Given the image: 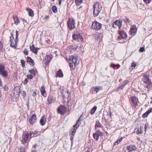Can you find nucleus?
<instances>
[{
    "label": "nucleus",
    "mask_w": 152,
    "mask_h": 152,
    "mask_svg": "<svg viewBox=\"0 0 152 152\" xmlns=\"http://www.w3.org/2000/svg\"><path fill=\"white\" fill-rule=\"evenodd\" d=\"M63 76V74L61 69H59L57 72L56 75V77H62Z\"/></svg>",
    "instance_id": "nucleus-20"
},
{
    "label": "nucleus",
    "mask_w": 152,
    "mask_h": 152,
    "mask_svg": "<svg viewBox=\"0 0 152 152\" xmlns=\"http://www.w3.org/2000/svg\"><path fill=\"white\" fill-rule=\"evenodd\" d=\"M5 91H7L8 89V88L7 85H5L3 87Z\"/></svg>",
    "instance_id": "nucleus-47"
},
{
    "label": "nucleus",
    "mask_w": 152,
    "mask_h": 152,
    "mask_svg": "<svg viewBox=\"0 0 152 152\" xmlns=\"http://www.w3.org/2000/svg\"><path fill=\"white\" fill-rule=\"evenodd\" d=\"M103 135V133L101 132L98 129L95 133L93 134V136L96 141H97L99 140V136H102Z\"/></svg>",
    "instance_id": "nucleus-7"
},
{
    "label": "nucleus",
    "mask_w": 152,
    "mask_h": 152,
    "mask_svg": "<svg viewBox=\"0 0 152 152\" xmlns=\"http://www.w3.org/2000/svg\"><path fill=\"white\" fill-rule=\"evenodd\" d=\"M21 66L22 67H24L25 66V62L24 60L22 59L20 61Z\"/></svg>",
    "instance_id": "nucleus-39"
},
{
    "label": "nucleus",
    "mask_w": 152,
    "mask_h": 152,
    "mask_svg": "<svg viewBox=\"0 0 152 152\" xmlns=\"http://www.w3.org/2000/svg\"><path fill=\"white\" fill-rule=\"evenodd\" d=\"M13 18L14 21V23L16 25H18L19 23V20L18 19L17 17V16H13Z\"/></svg>",
    "instance_id": "nucleus-27"
},
{
    "label": "nucleus",
    "mask_w": 152,
    "mask_h": 152,
    "mask_svg": "<svg viewBox=\"0 0 152 152\" xmlns=\"http://www.w3.org/2000/svg\"><path fill=\"white\" fill-rule=\"evenodd\" d=\"M23 53L26 55H27L28 54V52L27 50L26 49H25L23 51Z\"/></svg>",
    "instance_id": "nucleus-46"
},
{
    "label": "nucleus",
    "mask_w": 152,
    "mask_h": 152,
    "mask_svg": "<svg viewBox=\"0 0 152 152\" xmlns=\"http://www.w3.org/2000/svg\"><path fill=\"white\" fill-rule=\"evenodd\" d=\"M41 94L44 96L45 97L47 95L45 90V88L44 86H42L40 90Z\"/></svg>",
    "instance_id": "nucleus-16"
},
{
    "label": "nucleus",
    "mask_w": 152,
    "mask_h": 152,
    "mask_svg": "<svg viewBox=\"0 0 152 152\" xmlns=\"http://www.w3.org/2000/svg\"><path fill=\"white\" fill-rule=\"evenodd\" d=\"M73 63H72V62H70L69 63V67H70V68H71V69H75V66H74V67H73Z\"/></svg>",
    "instance_id": "nucleus-36"
},
{
    "label": "nucleus",
    "mask_w": 152,
    "mask_h": 152,
    "mask_svg": "<svg viewBox=\"0 0 152 152\" xmlns=\"http://www.w3.org/2000/svg\"><path fill=\"white\" fill-rule=\"evenodd\" d=\"M142 80L144 83V86L145 87L148 88H150L151 87L152 83L151 82L150 80L149 79L148 76L145 75Z\"/></svg>",
    "instance_id": "nucleus-2"
},
{
    "label": "nucleus",
    "mask_w": 152,
    "mask_h": 152,
    "mask_svg": "<svg viewBox=\"0 0 152 152\" xmlns=\"http://www.w3.org/2000/svg\"><path fill=\"white\" fill-rule=\"evenodd\" d=\"M148 126L146 124H145V132L146 131V129H148Z\"/></svg>",
    "instance_id": "nucleus-55"
},
{
    "label": "nucleus",
    "mask_w": 152,
    "mask_h": 152,
    "mask_svg": "<svg viewBox=\"0 0 152 152\" xmlns=\"http://www.w3.org/2000/svg\"><path fill=\"white\" fill-rule=\"evenodd\" d=\"M72 37L74 40L78 42H81L83 39L82 34L77 31L74 32Z\"/></svg>",
    "instance_id": "nucleus-3"
},
{
    "label": "nucleus",
    "mask_w": 152,
    "mask_h": 152,
    "mask_svg": "<svg viewBox=\"0 0 152 152\" xmlns=\"http://www.w3.org/2000/svg\"><path fill=\"white\" fill-rule=\"evenodd\" d=\"M36 115L35 114L32 115L31 118L29 120V122L31 124L36 122Z\"/></svg>",
    "instance_id": "nucleus-15"
},
{
    "label": "nucleus",
    "mask_w": 152,
    "mask_h": 152,
    "mask_svg": "<svg viewBox=\"0 0 152 152\" xmlns=\"http://www.w3.org/2000/svg\"><path fill=\"white\" fill-rule=\"evenodd\" d=\"M120 142H119L118 139L114 143V145H117Z\"/></svg>",
    "instance_id": "nucleus-52"
},
{
    "label": "nucleus",
    "mask_w": 152,
    "mask_h": 152,
    "mask_svg": "<svg viewBox=\"0 0 152 152\" xmlns=\"http://www.w3.org/2000/svg\"><path fill=\"white\" fill-rule=\"evenodd\" d=\"M62 0H59V4L60 5H61V3Z\"/></svg>",
    "instance_id": "nucleus-63"
},
{
    "label": "nucleus",
    "mask_w": 152,
    "mask_h": 152,
    "mask_svg": "<svg viewBox=\"0 0 152 152\" xmlns=\"http://www.w3.org/2000/svg\"><path fill=\"white\" fill-rule=\"evenodd\" d=\"M144 2L147 3L149 4L151 1V0H143Z\"/></svg>",
    "instance_id": "nucleus-48"
},
{
    "label": "nucleus",
    "mask_w": 152,
    "mask_h": 152,
    "mask_svg": "<svg viewBox=\"0 0 152 152\" xmlns=\"http://www.w3.org/2000/svg\"><path fill=\"white\" fill-rule=\"evenodd\" d=\"M137 65L134 63H132L131 64V67L130 68L129 70L132 71L133 69Z\"/></svg>",
    "instance_id": "nucleus-31"
},
{
    "label": "nucleus",
    "mask_w": 152,
    "mask_h": 152,
    "mask_svg": "<svg viewBox=\"0 0 152 152\" xmlns=\"http://www.w3.org/2000/svg\"><path fill=\"white\" fill-rule=\"evenodd\" d=\"M148 115L146 112L145 113L142 115V117L143 118H146L148 116Z\"/></svg>",
    "instance_id": "nucleus-44"
},
{
    "label": "nucleus",
    "mask_w": 152,
    "mask_h": 152,
    "mask_svg": "<svg viewBox=\"0 0 152 152\" xmlns=\"http://www.w3.org/2000/svg\"><path fill=\"white\" fill-rule=\"evenodd\" d=\"M97 109V107L96 106H94L91 110V114L93 115L95 113L96 110Z\"/></svg>",
    "instance_id": "nucleus-30"
},
{
    "label": "nucleus",
    "mask_w": 152,
    "mask_h": 152,
    "mask_svg": "<svg viewBox=\"0 0 152 152\" xmlns=\"http://www.w3.org/2000/svg\"><path fill=\"white\" fill-rule=\"evenodd\" d=\"M129 83L128 80H125L123 82V84H122L121 86L119 87L118 89H123L124 86L127 84Z\"/></svg>",
    "instance_id": "nucleus-23"
},
{
    "label": "nucleus",
    "mask_w": 152,
    "mask_h": 152,
    "mask_svg": "<svg viewBox=\"0 0 152 152\" xmlns=\"http://www.w3.org/2000/svg\"><path fill=\"white\" fill-rule=\"evenodd\" d=\"M29 72L31 73V74L33 75L34 76H36L37 74V71L34 69H32L29 70Z\"/></svg>",
    "instance_id": "nucleus-29"
},
{
    "label": "nucleus",
    "mask_w": 152,
    "mask_h": 152,
    "mask_svg": "<svg viewBox=\"0 0 152 152\" xmlns=\"http://www.w3.org/2000/svg\"><path fill=\"white\" fill-rule=\"evenodd\" d=\"M126 148L128 151H129L128 152L135 151L137 149L136 147L134 145H129L127 146Z\"/></svg>",
    "instance_id": "nucleus-13"
},
{
    "label": "nucleus",
    "mask_w": 152,
    "mask_h": 152,
    "mask_svg": "<svg viewBox=\"0 0 152 152\" xmlns=\"http://www.w3.org/2000/svg\"><path fill=\"white\" fill-rule=\"evenodd\" d=\"M29 16L33 17L34 16V13L33 10H27Z\"/></svg>",
    "instance_id": "nucleus-32"
},
{
    "label": "nucleus",
    "mask_w": 152,
    "mask_h": 152,
    "mask_svg": "<svg viewBox=\"0 0 152 152\" xmlns=\"http://www.w3.org/2000/svg\"><path fill=\"white\" fill-rule=\"evenodd\" d=\"M30 49L34 53L36 54L37 53V50L36 49V48L34 47L33 45L30 47Z\"/></svg>",
    "instance_id": "nucleus-24"
},
{
    "label": "nucleus",
    "mask_w": 152,
    "mask_h": 152,
    "mask_svg": "<svg viewBox=\"0 0 152 152\" xmlns=\"http://www.w3.org/2000/svg\"><path fill=\"white\" fill-rule=\"evenodd\" d=\"M100 10H93V14L94 17H96L99 14L101 15Z\"/></svg>",
    "instance_id": "nucleus-26"
},
{
    "label": "nucleus",
    "mask_w": 152,
    "mask_h": 152,
    "mask_svg": "<svg viewBox=\"0 0 152 152\" xmlns=\"http://www.w3.org/2000/svg\"><path fill=\"white\" fill-rule=\"evenodd\" d=\"M67 24L68 27L70 30H72L75 28V20L73 18H69L67 22Z\"/></svg>",
    "instance_id": "nucleus-5"
},
{
    "label": "nucleus",
    "mask_w": 152,
    "mask_h": 152,
    "mask_svg": "<svg viewBox=\"0 0 152 152\" xmlns=\"http://www.w3.org/2000/svg\"><path fill=\"white\" fill-rule=\"evenodd\" d=\"M27 82H28L27 79L26 78H25L24 80V81L23 82V84L24 85H26L27 83Z\"/></svg>",
    "instance_id": "nucleus-49"
},
{
    "label": "nucleus",
    "mask_w": 152,
    "mask_h": 152,
    "mask_svg": "<svg viewBox=\"0 0 152 152\" xmlns=\"http://www.w3.org/2000/svg\"><path fill=\"white\" fill-rule=\"evenodd\" d=\"M27 62L31 65L33 66L34 65V61L30 57H27Z\"/></svg>",
    "instance_id": "nucleus-19"
},
{
    "label": "nucleus",
    "mask_w": 152,
    "mask_h": 152,
    "mask_svg": "<svg viewBox=\"0 0 152 152\" xmlns=\"http://www.w3.org/2000/svg\"><path fill=\"white\" fill-rule=\"evenodd\" d=\"M52 11L54 13H56L58 12V10H52Z\"/></svg>",
    "instance_id": "nucleus-61"
},
{
    "label": "nucleus",
    "mask_w": 152,
    "mask_h": 152,
    "mask_svg": "<svg viewBox=\"0 0 152 152\" xmlns=\"http://www.w3.org/2000/svg\"><path fill=\"white\" fill-rule=\"evenodd\" d=\"M72 136L70 137V140H71V143H72V144L73 143V140L74 139V136H72Z\"/></svg>",
    "instance_id": "nucleus-50"
},
{
    "label": "nucleus",
    "mask_w": 152,
    "mask_h": 152,
    "mask_svg": "<svg viewBox=\"0 0 152 152\" xmlns=\"http://www.w3.org/2000/svg\"><path fill=\"white\" fill-rule=\"evenodd\" d=\"M102 125L99 122V120H97L96 121V123L95 126V128L96 129L99 128H102Z\"/></svg>",
    "instance_id": "nucleus-22"
},
{
    "label": "nucleus",
    "mask_w": 152,
    "mask_h": 152,
    "mask_svg": "<svg viewBox=\"0 0 152 152\" xmlns=\"http://www.w3.org/2000/svg\"><path fill=\"white\" fill-rule=\"evenodd\" d=\"M73 47H74V48L75 49V50H76L78 47V46H77L76 45H75L73 46Z\"/></svg>",
    "instance_id": "nucleus-59"
},
{
    "label": "nucleus",
    "mask_w": 152,
    "mask_h": 152,
    "mask_svg": "<svg viewBox=\"0 0 152 152\" xmlns=\"http://www.w3.org/2000/svg\"><path fill=\"white\" fill-rule=\"evenodd\" d=\"M94 10H100L102 8L101 4L98 2L94 3L93 5Z\"/></svg>",
    "instance_id": "nucleus-14"
},
{
    "label": "nucleus",
    "mask_w": 152,
    "mask_h": 152,
    "mask_svg": "<svg viewBox=\"0 0 152 152\" xmlns=\"http://www.w3.org/2000/svg\"><path fill=\"white\" fill-rule=\"evenodd\" d=\"M123 21L125 23H130V20H129L128 18L126 17H125L123 19Z\"/></svg>",
    "instance_id": "nucleus-35"
},
{
    "label": "nucleus",
    "mask_w": 152,
    "mask_h": 152,
    "mask_svg": "<svg viewBox=\"0 0 152 152\" xmlns=\"http://www.w3.org/2000/svg\"><path fill=\"white\" fill-rule=\"evenodd\" d=\"M0 75L5 78L8 75V72L5 69V66L1 64H0Z\"/></svg>",
    "instance_id": "nucleus-4"
},
{
    "label": "nucleus",
    "mask_w": 152,
    "mask_h": 152,
    "mask_svg": "<svg viewBox=\"0 0 152 152\" xmlns=\"http://www.w3.org/2000/svg\"><path fill=\"white\" fill-rule=\"evenodd\" d=\"M152 110V107L148 110L146 112L147 113L148 115L151 112Z\"/></svg>",
    "instance_id": "nucleus-45"
},
{
    "label": "nucleus",
    "mask_w": 152,
    "mask_h": 152,
    "mask_svg": "<svg viewBox=\"0 0 152 152\" xmlns=\"http://www.w3.org/2000/svg\"><path fill=\"white\" fill-rule=\"evenodd\" d=\"M27 77L28 79H31L33 78V77L31 74H30L27 75Z\"/></svg>",
    "instance_id": "nucleus-41"
},
{
    "label": "nucleus",
    "mask_w": 152,
    "mask_h": 152,
    "mask_svg": "<svg viewBox=\"0 0 152 152\" xmlns=\"http://www.w3.org/2000/svg\"><path fill=\"white\" fill-rule=\"evenodd\" d=\"M12 37L10 38V46L12 47L15 48L17 42L18 41H16V39L14 40L13 36V34H11Z\"/></svg>",
    "instance_id": "nucleus-9"
},
{
    "label": "nucleus",
    "mask_w": 152,
    "mask_h": 152,
    "mask_svg": "<svg viewBox=\"0 0 152 152\" xmlns=\"http://www.w3.org/2000/svg\"><path fill=\"white\" fill-rule=\"evenodd\" d=\"M52 10H57L56 7L55 6H53L52 7Z\"/></svg>",
    "instance_id": "nucleus-57"
},
{
    "label": "nucleus",
    "mask_w": 152,
    "mask_h": 152,
    "mask_svg": "<svg viewBox=\"0 0 152 152\" xmlns=\"http://www.w3.org/2000/svg\"><path fill=\"white\" fill-rule=\"evenodd\" d=\"M118 139V141H119V142H120L122 140V137H121L119 139Z\"/></svg>",
    "instance_id": "nucleus-62"
},
{
    "label": "nucleus",
    "mask_w": 152,
    "mask_h": 152,
    "mask_svg": "<svg viewBox=\"0 0 152 152\" xmlns=\"http://www.w3.org/2000/svg\"><path fill=\"white\" fill-rule=\"evenodd\" d=\"M122 20L121 19L115 20L113 24V27L116 28L118 27L120 29L122 26Z\"/></svg>",
    "instance_id": "nucleus-8"
},
{
    "label": "nucleus",
    "mask_w": 152,
    "mask_h": 152,
    "mask_svg": "<svg viewBox=\"0 0 152 152\" xmlns=\"http://www.w3.org/2000/svg\"><path fill=\"white\" fill-rule=\"evenodd\" d=\"M145 50V48L144 47H141L139 49V51L141 52H143Z\"/></svg>",
    "instance_id": "nucleus-43"
},
{
    "label": "nucleus",
    "mask_w": 152,
    "mask_h": 152,
    "mask_svg": "<svg viewBox=\"0 0 152 152\" xmlns=\"http://www.w3.org/2000/svg\"><path fill=\"white\" fill-rule=\"evenodd\" d=\"M32 133L31 132L26 131L24 132L23 134L22 139L21 141L23 145H25L31 139Z\"/></svg>",
    "instance_id": "nucleus-1"
},
{
    "label": "nucleus",
    "mask_w": 152,
    "mask_h": 152,
    "mask_svg": "<svg viewBox=\"0 0 152 152\" xmlns=\"http://www.w3.org/2000/svg\"><path fill=\"white\" fill-rule=\"evenodd\" d=\"M120 36H118V38L121 39H125L126 38L127 35L126 33L122 31H120L119 32Z\"/></svg>",
    "instance_id": "nucleus-11"
},
{
    "label": "nucleus",
    "mask_w": 152,
    "mask_h": 152,
    "mask_svg": "<svg viewBox=\"0 0 152 152\" xmlns=\"http://www.w3.org/2000/svg\"><path fill=\"white\" fill-rule=\"evenodd\" d=\"M53 100V97L51 96H49L48 97V101L49 104H50L52 103Z\"/></svg>",
    "instance_id": "nucleus-28"
},
{
    "label": "nucleus",
    "mask_w": 152,
    "mask_h": 152,
    "mask_svg": "<svg viewBox=\"0 0 152 152\" xmlns=\"http://www.w3.org/2000/svg\"><path fill=\"white\" fill-rule=\"evenodd\" d=\"M143 132V129L141 128V126H140V127L138 128L137 131V134H141Z\"/></svg>",
    "instance_id": "nucleus-33"
},
{
    "label": "nucleus",
    "mask_w": 152,
    "mask_h": 152,
    "mask_svg": "<svg viewBox=\"0 0 152 152\" xmlns=\"http://www.w3.org/2000/svg\"><path fill=\"white\" fill-rule=\"evenodd\" d=\"M80 124V119H79L77 121L76 124L75 125H74V127H78L77 125L78 124V125H79Z\"/></svg>",
    "instance_id": "nucleus-37"
},
{
    "label": "nucleus",
    "mask_w": 152,
    "mask_h": 152,
    "mask_svg": "<svg viewBox=\"0 0 152 152\" xmlns=\"http://www.w3.org/2000/svg\"><path fill=\"white\" fill-rule=\"evenodd\" d=\"M38 131H34V132L33 133V134L35 135H37V134H38Z\"/></svg>",
    "instance_id": "nucleus-56"
},
{
    "label": "nucleus",
    "mask_w": 152,
    "mask_h": 152,
    "mask_svg": "<svg viewBox=\"0 0 152 152\" xmlns=\"http://www.w3.org/2000/svg\"><path fill=\"white\" fill-rule=\"evenodd\" d=\"M79 126V125H78V127H74V126H73V127L72 129H71L70 131V134L74 136L76 132V131L78 127Z\"/></svg>",
    "instance_id": "nucleus-21"
},
{
    "label": "nucleus",
    "mask_w": 152,
    "mask_h": 152,
    "mask_svg": "<svg viewBox=\"0 0 152 152\" xmlns=\"http://www.w3.org/2000/svg\"><path fill=\"white\" fill-rule=\"evenodd\" d=\"M36 95V93L35 92H34L33 93L32 96H35Z\"/></svg>",
    "instance_id": "nucleus-58"
},
{
    "label": "nucleus",
    "mask_w": 152,
    "mask_h": 152,
    "mask_svg": "<svg viewBox=\"0 0 152 152\" xmlns=\"http://www.w3.org/2000/svg\"><path fill=\"white\" fill-rule=\"evenodd\" d=\"M102 26V25L96 21L93 22L91 26V28L93 29L98 30L100 29Z\"/></svg>",
    "instance_id": "nucleus-6"
},
{
    "label": "nucleus",
    "mask_w": 152,
    "mask_h": 152,
    "mask_svg": "<svg viewBox=\"0 0 152 152\" xmlns=\"http://www.w3.org/2000/svg\"><path fill=\"white\" fill-rule=\"evenodd\" d=\"M26 105L28 109L29 107V103L28 101Z\"/></svg>",
    "instance_id": "nucleus-60"
},
{
    "label": "nucleus",
    "mask_w": 152,
    "mask_h": 152,
    "mask_svg": "<svg viewBox=\"0 0 152 152\" xmlns=\"http://www.w3.org/2000/svg\"><path fill=\"white\" fill-rule=\"evenodd\" d=\"M83 0H75V3L77 5H79L82 3Z\"/></svg>",
    "instance_id": "nucleus-34"
},
{
    "label": "nucleus",
    "mask_w": 152,
    "mask_h": 152,
    "mask_svg": "<svg viewBox=\"0 0 152 152\" xmlns=\"http://www.w3.org/2000/svg\"><path fill=\"white\" fill-rule=\"evenodd\" d=\"M26 95V93L25 91H23L22 93V96L23 97H25Z\"/></svg>",
    "instance_id": "nucleus-53"
},
{
    "label": "nucleus",
    "mask_w": 152,
    "mask_h": 152,
    "mask_svg": "<svg viewBox=\"0 0 152 152\" xmlns=\"http://www.w3.org/2000/svg\"><path fill=\"white\" fill-rule=\"evenodd\" d=\"M46 60L48 62H49L51 60V58L50 56H47L46 58Z\"/></svg>",
    "instance_id": "nucleus-42"
},
{
    "label": "nucleus",
    "mask_w": 152,
    "mask_h": 152,
    "mask_svg": "<svg viewBox=\"0 0 152 152\" xmlns=\"http://www.w3.org/2000/svg\"><path fill=\"white\" fill-rule=\"evenodd\" d=\"M3 48V44L2 43L0 42V51Z\"/></svg>",
    "instance_id": "nucleus-51"
},
{
    "label": "nucleus",
    "mask_w": 152,
    "mask_h": 152,
    "mask_svg": "<svg viewBox=\"0 0 152 152\" xmlns=\"http://www.w3.org/2000/svg\"><path fill=\"white\" fill-rule=\"evenodd\" d=\"M131 100L134 104L136 105L137 104L138 99L135 96H133L131 97Z\"/></svg>",
    "instance_id": "nucleus-25"
},
{
    "label": "nucleus",
    "mask_w": 152,
    "mask_h": 152,
    "mask_svg": "<svg viewBox=\"0 0 152 152\" xmlns=\"http://www.w3.org/2000/svg\"><path fill=\"white\" fill-rule=\"evenodd\" d=\"M136 30V27L135 26H133L132 28L130 29V34L132 35H134L136 34V32L135 31Z\"/></svg>",
    "instance_id": "nucleus-17"
},
{
    "label": "nucleus",
    "mask_w": 152,
    "mask_h": 152,
    "mask_svg": "<svg viewBox=\"0 0 152 152\" xmlns=\"http://www.w3.org/2000/svg\"><path fill=\"white\" fill-rule=\"evenodd\" d=\"M49 18V16L46 15L45 16V17L42 18V19L44 20H45V19H47Z\"/></svg>",
    "instance_id": "nucleus-54"
},
{
    "label": "nucleus",
    "mask_w": 152,
    "mask_h": 152,
    "mask_svg": "<svg viewBox=\"0 0 152 152\" xmlns=\"http://www.w3.org/2000/svg\"><path fill=\"white\" fill-rule=\"evenodd\" d=\"M66 110V108L65 106L60 105V107L58 108L57 111L58 112L61 114H64Z\"/></svg>",
    "instance_id": "nucleus-10"
},
{
    "label": "nucleus",
    "mask_w": 152,
    "mask_h": 152,
    "mask_svg": "<svg viewBox=\"0 0 152 152\" xmlns=\"http://www.w3.org/2000/svg\"><path fill=\"white\" fill-rule=\"evenodd\" d=\"M111 66L112 67H114L115 66V64H112L111 65Z\"/></svg>",
    "instance_id": "nucleus-64"
},
{
    "label": "nucleus",
    "mask_w": 152,
    "mask_h": 152,
    "mask_svg": "<svg viewBox=\"0 0 152 152\" xmlns=\"http://www.w3.org/2000/svg\"><path fill=\"white\" fill-rule=\"evenodd\" d=\"M90 92L91 93L93 94L95 92L94 87L91 88L90 90Z\"/></svg>",
    "instance_id": "nucleus-38"
},
{
    "label": "nucleus",
    "mask_w": 152,
    "mask_h": 152,
    "mask_svg": "<svg viewBox=\"0 0 152 152\" xmlns=\"http://www.w3.org/2000/svg\"><path fill=\"white\" fill-rule=\"evenodd\" d=\"M46 118L45 117V115L42 117L40 120V123L42 126L44 125L46 122Z\"/></svg>",
    "instance_id": "nucleus-18"
},
{
    "label": "nucleus",
    "mask_w": 152,
    "mask_h": 152,
    "mask_svg": "<svg viewBox=\"0 0 152 152\" xmlns=\"http://www.w3.org/2000/svg\"><path fill=\"white\" fill-rule=\"evenodd\" d=\"M69 61H71L72 63L74 64L75 66H76L77 65V59L73 56L70 57L69 58Z\"/></svg>",
    "instance_id": "nucleus-12"
},
{
    "label": "nucleus",
    "mask_w": 152,
    "mask_h": 152,
    "mask_svg": "<svg viewBox=\"0 0 152 152\" xmlns=\"http://www.w3.org/2000/svg\"><path fill=\"white\" fill-rule=\"evenodd\" d=\"M94 88L95 90V92H96V93H97L100 90L98 86H96L94 87Z\"/></svg>",
    "instance_id": "nucleus-40"
}]
</instances>
